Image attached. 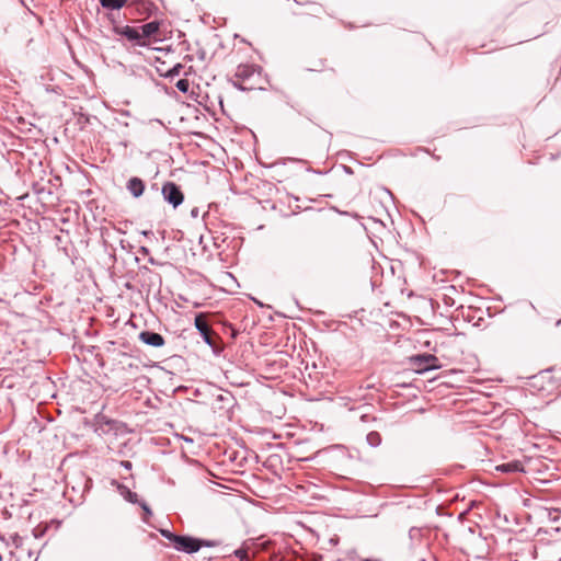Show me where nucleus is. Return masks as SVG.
<instances>
[{
    "label": "nucleus",
    "mask_w": 561,
    "mask_h": 561,
    "mask_svg": "<svg viewBox=\"0 0 561 561\" xmlns=\"http://www.w3.org/2000/svg\"><path fill=\"white\" fill-rule=\"evenodd\" d=\"M411 367L419 374L438 369L440 364L438 358L432 354H419L410 357Z\"/></svg>",
    "instance_id": "f257e3e1"
},
{
    "label": "nucleus",
    "mask_w": 561,
    "mask_h": 561,
    "mask_svg": "<svg viewBox=\"0 0 561 561\" xmlns=\"http://www.w3.org/2000/svg\"><path fill=\"white\" fill-rule=\"evenodd\" d=\"M175 543H174V549H176L178 551H183V552H186V553H194V552H197L203 546H213L211 542L209 541H205V540H201V539H197V538H193V537H190V536H178V538H175Z\"/></svg>",
    "instance_id": "f03ea898"
},
{
    "label": "nucleus",
    "mask_w": 561,
    "mask_h": 561,
    "mask_svg": "<svg viewBox=\"0 0 561 561\" xmlns=\"http://www.w3.org/2000/svg\"><path fill=\"white\" fill-rule=\"evenodd\" d=\"M163 198L173 207H178L183 203L184 195L180 187L173 182H167L162 186Z\"/></svg>",
    "instance_id": "7ed1b4c3"
},
{
    "label": "nucleus",
    "mask_w": 561,
    "mask_h": 561,
    "mask_svg": "<svg viewBox=\"0 0 561 561\" xmlns=\"http://www.w3.org/2000/svg\"><path fill=\"white\" fill-rule=\"evenodd\" d=\"M194 324H195V328L197 329V331L201 333L204 342L207 345L214 347L215 342L211 337L213 331H211L210 327L208 325L206 318L203 313H199L195 317Z\"/></svg>",
    "instance_id": "20e7f679"
},
{
    "label": "nucleus",
    "mask_w": 561,
    "mask_h": 561,
    "mask_svg": "<svg viewBox=\"0 0 561 561\" xmlns=\"http://www.w3.org/2000/svg\"><path fill=\"white\" fill-rule=\"evenodd\" d=\"M139 340L150 346L161 347L164 345V339L160 333L152 331H142L139 334Z\"/></svg>",
    "instance_id": "39448f33"
},
{
    "label": "nucleus",
    "mask_w": 561,
    "mask_h": 561,
    "mask_svg": "<svg viewBox=\"0 0 561 561\" xmlns=\"http://www.w3.org/2000/svg\"><path fill=\"white\" fill-rule=\"evenodd\" d=\"M255 75L260 76V71L253 65H240L234 73L236 78L242 81L249 80Z\"/></svg>",
    "instance_id": "423d86ee"
},
{
    "label": "nucleus",
    "mask_w": 561,
    "mask_h": 561,
    "mask_svg": "<svg viewBox=\"0 0 561 561\" xmlns=\"http://www.w3.org/2000/svg\"><path fill=\"white\" fill-rule=\"evenodd\" d=\"M126 188L136 198L140 197L145 191V183L141 179L133 176L128 180Z\"/></svg>",
    "instance_id": "0eeeda50"
},
{
    "label": "nucleus",
    "mask_w": 561,
    "mask_h": 561,
    "mask_svg": "<svg viewBox=\"0 0 561 561\" xmlns=\"http://www.w3.org/2000/svg\"><path fill=\"white\" fill-rule=\"evenodd\" d=\"M495 470L502 473H515V472H523L524 467L523 463L518 460L505 462L502 465H497L495 467Z\"/></svg>",
    "instance_id": "6e6552de"
},
{
    "label": "nucleus",
    "mask_w": 561,
    "mask_h": 561,
    "mask_svg": "<svg viewBox=\"0 0 561 561\" xmlns=\"http://www.w3.org/2000/svg\"><path fill=\"white\" fill-rule=\"evenodd\" d=\"M116 33H118L119 35L125 36L127 39H129L131 42L139 43V41L141 39V35H140L139 28L131 27V26H128V25L119 27V28H116Z\"/></svg>",
    "instance_id": "1a4fd4ad"
},
{
    "label": "nucleus",
    "mask_w": 561,
    "mask_h": 561,
    "mask_svg": "<svg viewBox=\"0 0 561 561\" xmlns=\"http://www.w3.org/2000/svg\"><path fill=\"white\" fill-rule=\"evenodd\" d=\"M159 27H160V23L158 21H151V22L142 25L139 28L141 38L151 37V36L156 35L157 32L159 31Z\"/></svg>",
    "instance_id": "9d476101"
},
{
    "label": "nucleus",
    "mask_w": 561,
    "mask_h": 561,
    "mask_svg": "<svg viewBox=\"0 0 561 561\" xmlns=\"http://www.w3.org/2000/svg\"><path fill=\"white\" fill-rule=\"evenodd\" d=\"M113 484H116L117 491L119 494L128 502L135 504L138 503V495L135 492H131L127 486L113 482Z\"/></svg>",
    "instance_id": "9b49d317"
},
{
    "label": "nucleus",
    "mask_w": 561,
    "mask_h": 561,
    "mask_svg": "<svg viewBox=\"0 0 561 561\" xmlns=\"http://www.w3.org/2000/svg\"><path fill=\"white\" fill-rule=\"evenodd\" d=\"M366 439H367L368 444L373 447H377L381 443V437L378 432L368 433Z\"/></svg>",
    "instance_id": "f8f14e48"
},
{
    "label": "nucleus",
    "mask_w": 561,
    "mask_h": 561,
    "mask_svg": "<svg viewBox=\"0 0 561 561\" xmlns=\"http://www.w3.org/2000/svg\"><path fill=\"white\" fill-rule=\"evenodd\" d=\"M160 533L165 539H168L174 546L176 541L175 538H178L179 535H175L168 529H161Z\"/></svg>",
    "instance_id": "ddd939ff"
},
{
    "label": "nucleus",
    "mask_w": 561,
    "mask_h": 561,
    "mask_svg": "<svg viewBox=\"0 0 561 561\" xmlns=\"http://www.w3.org/2000/svg\"><path fill=\"white\" fill-rule=\"evenodd\" d=\"M176 88L183 92V93H186L188 91V88H190V83L186 79H181L176 82Z\"/></svg>",
    "instance_id": "4468645a"
},
{
    "label": "nucleus",
    "mask_w": 561,
    "mask_h": 561,
    "mask_svg": "<svg viewBox=\"0 0 561 561\" xmlns=\"http://www.w3.org/2000/svg\"><path fill=\"white\" fill-rule=\"evenodd\" d=\"M182 69V65L178 64L170 70V76H179Z\"/></svg>",
    "instance_id": "2eb2a0df"
},
{
    "label": "nucleus",
    "mask_w": 561,
    "mask_h": 561,
    "mask_svg": "<svg viewBox=\"0 0 561 561\" xmlns=\"http://www.w3.org/2000/svg\"><path fill=\"white\" fill-rule=\"evenodd\" d=\"M139 504H140L141 508L144 510V512L146 513L147 516H150L152 514L150 507L145 502H141Z\"/></svg>",
    "instance_id": "dca6fc26"
},
{
    "label": "nucleus",
    "mask_w": 561,
    "mask_h": 561,
    "mask_svg": "<svg viewBox=\"0 0 561 561\" xmlns=\"http://www.w3.org/2000/svg\"><path fill=\"white\" fill-rule=\"evenodd\" d=\"M236 556L239 557L240 559H244L247 557V552L244 550H236L234 551Z\"/></svg>",
    "instance_id": "f3484780"
},
{
    "label": "nucleus",
    "mask_w": 561,
    "mask_h": 561,
    "mask_svg": "<svg viewBox=\"0 0 561 561\" xmlns=\"http://www.w3.org/2000/svg\"><path fill=\"white\" fill-rule=\"evenodd\" d=\"M121 466H123L126 470H130L131 469V462L127 461V460L121 461Z\"/></svg>",
    "instance_id": "a211bd4d"
},
{
    "label": "nucleus",
    "mask_w": 561,
    "mask_h": 561,
    "mask_svg": "<svg viewBox=\"0 0 561 561\" xmlns=\"http://www.w3.org/2000/svg\"><path fill=\"white\" fill-rule=\"evenodd\" d=\"M13 542H14V545L18 547V546L20 545V542H21V538H20L18 535H15V536L13 537Z\"/></svg>",
    "instance_id": "6ab92c4d"
},
{
    "label": "nucleus",
    "mask_w": 561,
    "mask_h": 561,
    "mask_svg": "<svg viewBox=\"0 0 561 561\" xmlns=\"http://www.w3.org/2000/svg\"><path fill=\"white\" fill-rule=\"evenodd\" d=\"M236 87H238L240 90H244L245 89V88H243L241 85H238L237 83H236Z\"/></svg>",
    "instance_id": "aec40b11"
},
{
    "label": "nucleus",
    "mask_w": 561,
    "mask_h": 561,
    "mask_svg": "<svg viewBox=\"0 0 561 561\" xmlns=\"http://www.w3.org/2000/svg\"><path fill=\"white\" fill-rule=\"evenodd\" d=\"M362 561H378V560H371V559H364Z\"/></svg>",
    "instance_id": "412c9836"
}]
</instances>
